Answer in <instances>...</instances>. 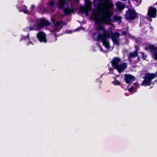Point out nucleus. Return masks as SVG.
<instances>
[{"label": "nucleus", "mask_w": 157, "mask_h": 157, "mask_svg": "<svg viewBox=\"0 0 157 157\" xmlns=\"http://www.w3.org/2000/svg\"><path fill=\"white\" fill-rule=\"evenodd\" d=\"M59 29L57 27H55L54 28L52 31L53 32H58Z\"/></svg>", "instance_id": "29"}, {"label": "nucleus", "mask_w": 157, "mask_h": 157, "mask_svg": "<svg viewBox=\"0 0 157 157\" xmlns=\"http://www.w3.org/2000/svg\"><path fill=\"white\" fill-rule=\"evenodd\" d=\"M120 36V34L118 32H116L114 33H112L110 37L112 40L113 44H115L117 46H119L120 45V42L117 39V38H118Z\"/></svg>", "instance_id": "6"}, {"label": "nucleus", "mask_w": 157, "mask_h": 157, "mask_svg": "<svg viewBox=\"0 0 157 157\" xmlns=\"http://www.w3.org/2000/svg\"><path fill=\"white\" fill-rule=\"evenodd\" d=\"M96 34V33H93V37H94V36Z\"/></svg>", "instance_id": "38"}, {"label": "nucleus", "mask_w": 157, "mask_h": 157, "mask_svg": "<svg viewBox=\"0 0 157 157\" xmlns=\"http://www.w3.org/2000/svg\"><path fill=\"white\" fill-rule=\"evenodd\" d=\"M117 8L119 10H123L125 8V5L122 2L118 1L116 3Z\"/></svg>", "instance_id": "18"}, {"label": "nucleus", "mask_w": 157, "mask_h": 157, "mask_svg": "<svg viewBox=\"0 0 157 157\" xmlns=\"http://www.w3.org/2000/svg\"><path fill=\"white\" fill-rule=\"evenodd\" d=\"M128 2H130V1H128Z\"/></svg>", "instance_id": "46"}, {"label": "nucleus", "mask_w": 157, "mask_h": 157, "mask_svg": "<svg viewBox=\"0 0 157 157\" xmlns=\"http://www.w3.org/2000/svg\"><path fill=\"white\" fill-rule=\"evenodd\" d=\"M127 32H124V31H121V33L122 35V36H126L127 35V33H128V27L127 28Z\"/></svg>", "instance_id": "26"}, {"label": "nucleus", "mask_w": 157, "mask_h": 157, "mask_svg": "<svg viewBox=\"0 0 157 157\" xmlns=\"http://www.w3.org/2000/svg\"><path fill=\"white\" fill-rule=\"evenodd\" d=\"M137 83H134V85L135 86H136L137 85Z\"/></svg>", "instance_id": "39"}, {"label": "nucleus", "mask_w": 157, "mask_h": 157, "mask_svg": "<svg viewBox=\"0 0 157 157\" xmlns=\"http://www.w3.org/2000/svg\"><path fill=\"white\" fill-rule=\"evenodd\" d=\"M65 0H58V9H63L65 7Z\"/></svg>", "instance_id": "20"}, {"label": "nucleus", "mask_w": 157, "mask_h": 157, "mask_svg": "<svg viewBox=\"0 0 157 157\" xmlns=\"http://www.w3.org/2000/svg\"><path fill=\"white\" fill-rule=\"evenodd\" d=\"M27 39H28V41L29 42L30 41V40H30V38L29 37V33H28L27 34Z\"/></svg>", "instance_id": "32"}, {"label": "nucleus", "mask_w": 157, "mask_h": 157, "mask_svg": "<svg viewBox=\"0 0 157 157\" xmlns=\"http://www.w3.org/2000/svg\"><path fill=\"white\" fill-rule=\"evenodd\" d=\"M138 55L137 50L134 51L133 53L130 52L129 54L130 57L131 58H135Z\"/></svg>", "instance_id": "23"}, {"label": "nucleus", "mask_w": 157, "mask_h": 157, "mask_svg": "<svg viewBox=\"0 0 157 157\" xmlns=\"http://www.w3.org/2000/svg\"><path fill=\"white\" fill-rule=\"evenodd\" d=\"M85 7L81 6L79 7V10L82 13H85L86 16L88 14V12L91 9L92 2L90 0H85Z\"/></svg>", "instance_id": "3"}, {"label": "nucleus", "mask_w": 157, "mask_h": 157, "mask_svg": "<svg viewBox=\"0 0 157 157\" xmlns=\"http://www.w3.org/2000/svg\"><path fill=\"white\" fill-rule=\"evenodd\" d=\"M115 85H120V83L119 81L115 80L113 81L112 82Z\"/></svg>", "instance_id": "24"}, {"label": "nucleus", "mask_w": 157, "mask_h": 157, "mask_svg": "<svg viewBox=\"0 0 157 157\" xmlns=\"http://www.w3.org/2000/svg\"><path fill=\"white\" fill-rule=\"evenodd\" d=\"M127 63H123L119 65L115 68V69L117 70L118 72L121 73L127 68Z\"/></svg>", "instance_id": "9"}, {"label": "nucleus", "mask_w": 157, "mask_h": 157, "mask_svg": "<svg viewBox=\"0 0 157 157\" xmlns=\"http://www.w3.org/2000/svg\"><path fill=\"white\" fill-rule=\"evenodd\" d=\"M36 37L41 42L46 43L47 42L45 33L43 32L40 31L36 34Z\"/></svg>", "instance_id": "7"}, {"label": "nucleus", "mask_w": 157, "mask_h": 157, "mask_svg": "<svg viewBox=\"0 0 157 157\" xmlns=\"http://www.w3.org/2000/svg\"><path fill=\"white\" fill-rule=\"evenodd\" d=\"M100 4L107 6V10H110L113 8L114 5L112 1L110 0H98Z\"/></svg>", "instance_id": "4"}, {"label": "nucleus", "mask_w": 157, "mask_h": 157, "mask_svg": "<svg viewBox=\"0 0 157 157\" xmlns=\"http://www.w3.org/2000/svg\"><path fill=\"white\" fill-rule=\"evenodd\" d=\"M62 9H63L64 14L65 15H69L71 13H74L75 11V9L74 8L70 9L69 8V7H67L66 8H65L64 7Z\"/></svg>", "instance_id": "16"}, {"label": "nucleus", "mask_w": 157, "mask_h": 157, "mask_svg": "<svg viewBox=\"0 0 157 157\" xmlns=\"http://www.w3.org/2000/svg\"><path fill=\"white\" fill-rule=\"evenodd\" d=\"M54 2L52 1H50L49 2V4L48 5H49L50 6H54Z\"/></svg>", "instance_id": "28"}, {"label": "nucleus", "mask_w": 157, "mask_h": 157, "mask_svg": "<svg viewBox=\"0 0 157 157\" xmlns=\"http://www.w3.org/2000/svg\"><path fill=\"white\" fill-rule=\"evenodd\" d=\"M109 37H105L104 38H97L96 40L97 41L101 40L102 41L103 44L107 48L109 49L110 46L109 42L107 40V39Z\"/></svg>", "instance_id": "10"}, {"label": "nucleus", "mask_w": 157, "mask_h": 157, "mask_svg": "<svg viewBox=\"0 0 157 157\" xmlns=\"http://www.w3.org/2000/svg\"><path fill=\"white\" fill-rule=\"evenodd\" d=\"M65 25V22L64 21H56L54 23V27H58L60 26V29H61L62 27Z\"/></svg>", "instance_id": "19"}, {"label": "nucleus", "mask_w": 157, "mask_h": 157, "mask_svg": "<svg viewBox=\"0 0 157 157\" xmlns=\"http://www.w3.org/2000/svg\"><path fill=\"white\" fill-rule=\"evenodd\" d=\"M50 23L47 20H45L44 18H42L40 20L38 26L41 27L44 26H49Z\"/></svg>", "instance_id": "12"}, {"label": "nucleus", "mask_w": 157, "mask_h": 157, "mask_svg": "<svg viewBox=\"0 0 157 157\" xmlns=\"http://www.w3.org/2000/svg\"><path fill=\"white\" fill-rule=\"evenodd\" d=\"M151 17L148 18V20L150 21H152V19L151 18Z\"/></svg>", "instance_id": "37"}, {"label": "nucleus", "mask_w": 157, "mask_h": 157, "mask_svg": "<svg viewBox=\"0 0 157 157\" xmlns=\"http://www.w3.org/2000/svg\"><path fill=\"white\" fill-rule=\"evenodd\" d=\"M157 77V74L148 73V86L151 85V80Z\"/></svg>", "instance_id": "17"}, {"label": "nucleus", "mask_w": 157, "mask_h": 157, "mask_svg": "<svg viewBox=\"0 0 157 157\" xmlns=\"http://www.w3.org/2000/svg\"><path fill=\"white\" fill-rule=\"evenodd\" d=\"M30 44H33V43H32V42L31 41V40H30L29 41V42L27 44V45L28 46Z\"/></svg>", "instance_id": "35"}, {"label": "nucleus", "mask_w": 157, "mask_h": 157, "mask_svg": "<svg viewBox=\"0 0 157 157\" xmlns=\"http://www.w3.org/2000/svg\"><path fill=\"white\" fill-rule=\"evenodd\" d=\"M113 18L115 21H117V22H119L120 23H121V19L122 18L121 17L116 15L113 16Z\"/></svg>", "instance_id": "22"}, {"label": "nucleus", "mask_w": 157, "mask_h": 157, "mask_svg": "<svg viewBox=\"0 0 157 157\" xmlns=\"http://www.w3.org/2000/svg\"><path fill=\"white\" fill-rule=\"evenodd\" d=\"M155 81L157 82V79L155 80Z\"/></svg>", "instance_id": "42"}, {"label": "nucleus", "mask_w": 157, "mask_h": 157, "mask_svg": "<svg viewBox=\"0 0 157 157\" xmlns=\"http://www.w3.org/2000/svg\"><path fill=\"white\" fill-rule=\"evenodd\" d=\"M34 7H35V6L34 5H32L31 7V10H33Z\"/></svg>", "instance_id": "36"}, {"label": "nucleus", "mask_w": 157, "mask_h": 157, "mask_svg": "<svg viewBox=\"0 0 157 157\" xmlns=\"http://www.w3.org/2000/svg\"><path fill=\"white\" fill-rule=\"evenodd\" d=\"M78 28L76 30H78Z\"/></svg>", "instance_id": "45"}, {"label": "nucleus", "mask_w": 157, "mask_h": 157, "mask_svg": "<svg viewBox=\"0 0 157 157\" xmlns=\"http://www.w3.org/2000/svg\"><path fill=\"white\" fill-rule=\"evenodd\" d=\"M144 53H143L142 54V55L143 59H144V60H146V58H147V57L144 56Z\"/></svg>", "instance_id": "33"}, {"label": "nucleus", "mask_w": 157, "mask_h": 157, "mask_svg": "<svg viewBox=\"0 0 157 157\" xmlns=\"http://www.w3.org/2000/svg\"><path fill=\"white\" fill-rule=\"evenodd\" d=\"M128 91L130 92H132L133 91V86H132L131 88L128 89Z\"/></svg>", "instance_id": "31"}, {"label": "nucleus", "mask_w": 157, "mask_h": 157, "mask_svg": "<svg viewBox=\"0 0 157 157\" xmlns=\"http://www.w3.org/2000/svg\"><path fill=\"white\" fill-rule=\"evenodd\" d=\"M156 4L157 5V2H156Z\"/></svg>", "instance_id": "41"}, {"label": "nucleus", "mask_w": 157, "mask_h": 157, "mask_svg": "<svg viewBox=\"0 0 157 157\" xmlns=\"http://www.w3.org/2000/svg\"><path fill=\"white\" fill-rule=\"evenodd\" d=\"M157 10L153 6H150L148 10V17L151 18H155L157 15Z\"/></svg>", "instance_id": "5"}, {"label": "nucleus", "mask_w": 157, "mask_h": 157, "mask_svg": "<svg viewBox=\"0 0 157 157\" xmlns=\"http://www.w3.org/2000/svg\"><path fill=\"white\" fill-rule=\"evenodd\" d=\"M124 77L125 82L128 84L130 83L135 79V77L131 75L125 74L124 75Z\"/></svg>", "instance_id": "11"}, {"label": "nucleus", "mask_w": 157, "mask_h": 157, "mask_svg": "<svg viewBox=\"0 0 157 157\" xmlns=\"http://www.w3.org/2000/svg\"><path fill=\"white\" fill-rule=\"evenodd\" d=\"M27 38V35L26 36L24 35H21L20 38V41H21L23 40H25Z\"/></svg>", "instance_id": "27"}, {"label": "nucleus", "mask_w": 157, "mask_h": 157, "mask_svg": "<svg viewBox=\"0 0 157 157\" xmlns=\"http://www.w3.org/2000/svg\"><path fill=\"white\" fill-rule=\"evenodd\" d=\"M98 13L94 12L92 15L93 19L95 21V24L99 25L97 27L98 31L102 30L103 27L100 24L102 23L106 25H109L111 24L112 22L114 21L111 19L112 13L110 10L102 11L99 8V6H97Z\"/></svg>", "instance_id": "1"}, {"label": "nucleus", "mask_w": 157, "mask_h": 157, "mask_svg": "<svg viewBox=\"0 0 157 157\" xmlns=\"http://www.w3.org/2000/svg\"><path fill=\"white\" fill-rule=\"evenodd\" d=\"M121 62V59L118 57H115L113 58L111 62L113 67L115 69L119 64V63Z\"/></svg>", "instance_id": "14"}, {"label": "nucleus", "mask_w": 157, "mask_h": 157, "mask_svg": "<svg viewBox=\"0 0 157 157\" xmlns=\"http://www.w3.org/2000/svg\"><path fill=\"white\" fill-rule=\"evenodd\" d=\"M35 24H34L33 26L30 25L29 27V30L30 31L35 30Z\"/></svg>", "instance_id": "25"}, {"label": "nucleus", "mask_w": 157, "mask_h": 157, "mask_svg": "<svg viewBox=\"0 0 157 157\" xmlns=\"http://www.w3.org/2000/svg\"><path fill=\"white\" fill-rule=\"evenodd\" d=\"M101 50H102V49L101 48Z\"/></svg>", "instance_id": "43"}, {"label": "nucleus", "mask_w": 157, "mask_h": 157, "mask_svg": "<svg viewBox=\"0 0 157 157\" xmlns=\"http://www.w3.org/2000/svg\"><path fill=\"white\" fill-rule=\"evenodd\" d=\"M145 50H147V47H146L145 48Z\"/></svg>", "instance_id": "40"}, {"label": "nucleus", "mask_w": 157, "mask_h": 157, "mask_svg": "<svg viewBox=\"0 0 157 157\" xmlns=\"http://www.w3.org/2000/svg\"><path fill=\"white\" fill-rule=\"evenodd\" d=\"M103 32V34H100L98 35L97 38H104L106 37H109L112 33H113L112 32L111 33L108 30L106 31V29L103 27L102 30Z\"/></svg>", "instance_id": "8"}, {"label": "nucleus", "mask_w": 157, "mask_h": 157, "mask_svg": "<svg viewBox=\"0 0 157 157\" xmlns=\"http://www.w3.org/2000/svg\"><path fill=\"white\" fill-rule=\"evenodd\" d=\"M18 9L19 11L23 12L24 13L27 14L28 15H31L32 13L30 11H29L27 9V6L25 5H23L20 7L18 8Z\"/></svg>", "instance_id": "15"}, {"label": "nucleus", "mask_w": 157, "mask_h": 157, "mask_svg": "<svg viewBox=\"0 0 157 157\" xmlns=\"http://www.w3.org/2000/svg\"><path fill=\"white\" fill-rule=\"evenodd\" d=\"M143 78L144 80L143 81V82L141 84V85L142 86L147 85V73H146L145 74V76L143 77Z\"/></svg>", "instance_id": "21"}, {"label": "nucleus", "mask_w": 157, "mask_h": 157, "mask_svg": "<svg viewBox=\"0 0 157 157\" xmlns=\"http://www.w3.org/2000/svg\"><path fill=\"white\" fill-rule=\"evenodd\" d=\"M149 45H147V46H148V47H149Z\"/></svg>", "instance_id": "44"}, {"label": "nucleus", "mask_w": 157, "mask_h": 157, "mask_svg": "<svg viewBox=\"0 0 157 157\" xmlns=\"http://www.w3.org/2000/svg\"><path fill=\"white\" fill-rule=\"evenodd\" d=\"M125 15L126 19L129 20H134L138 17V13L133 9L129 8L126 11Z\"/></svg>", "instance_id": "2"}, {"label": "nucleus", "mask_w": 157, "mask_h": 157, "mask_svg": "<svg viewBox=\"0 0 157 157\" xmlns=\"http://www.w3.org/2000/svg\"><path fill=\"white\" fill-rule=\"evenodd\" d=\"M51 20H52V22L53 23V24H54V23H55V19L54 18H51Z\"/></svg>", "instance_id": "34"}, {"label": "nucleus", "mask_w": 157, "mask_h": 157, "mask_svg": "<svg viewBox=\"0 0 157 157\" xmlns=\"http://www.w3.org/2000/svg\"><path fill=\"white\" fill-rule=\"evenodd\" d=\"M150 49L153 52V55L154 56L155 59L157 60V48L155 46L151 45H149L148 47V49Z\"/></svg>", "instance_id": "13"}, {"label": "nucleus", "mask_w": 157, "mask_h": 157, "mask_svg": "<svg viewBox=\"0 0 157 157\" xmlns=\"http://www.w3.org/2000/svg\"><path fill=\"white\" fill-rule=\"evenodd\" d=\"M24 30L25 31H27V32L30 31L29 30V27H25L24 29Z\"/></svg>", "instance_id": "30"}]
</instances>
